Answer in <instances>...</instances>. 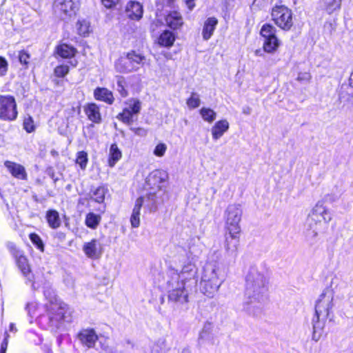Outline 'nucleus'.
Returning a JSON list of instances; mask_svg holds the SVG:
<instances>
[{
    "label": "nucleus",
    "instance_id": "f257e3e1",
    "mask_svg": "<svg viewBox=\"0 0 353 353\" xmlns=\"http://www.w3.org/2000/svg\"><path fill=\"white\" fill-rule=\"evenodd\" d=\"M243 214L239 204H230L225 211L223 245L227 251L235 252L240 243L241 229L240 222Z\"/></svg>",
    "mask_w": 353,
    "mask_h": 353
},
{
    "label": "nucleus",
    "instance_id": "f03ea898",
    "mask_svg": "<svg viewBox=\"0 0 353 353\" xmlns=\"http://www.w3.org/2000/svg\"><path fill=\"white\" fill-rule=\"evenodd\" d=\"M47 302L44 304L46 314L51 326L59 328L70 316V307L57 296L49 290L44 292Z\"/></svg>",
    "mask_w": 353,
    "mask_h": 353
},
{
    "label": "nucleus",
    "instance_id": "7ed1b4c3",
    "mask_svg": "<svg viewBox=\"0 0 353 353\" xmlns=\"http://www.w3.org/2000/svg\"><path fill=\"white\" fill-rule=\"evenodd\" d=\"M149 65V60L143 52L130 50L115 62V68L120 73L137 71L140 67Z\"/></svg>",
    "mask_w": 353,
    "mask_h": 353
},
{
    "label": "nucleus",
    "instance_id": "20e7f679",
    "mask_svg": "<svg viewBox=\"0 0 353 353\" xmlns=\"http://www.w3.org/2000/svg\"><path fill=\"white\" fill-rule=\"evenodd\" d=\"M169 179V174L166 170L155 169L150 172L145 180L146 185L150 190L146 197L148 199L154 200L158 192L165 191V188L168 185Z\"/></svg>",
    "mask_w": 353,
    "mask_h": 353
},
{
    "label": "nucleus",
    "instance_id": "39448f33",
    "mask_svg": "<svg viewBox=\"0 0 353 353\" xmlns=\"http://www.w3.org/2000/svg\"><path fill=\"white\" fill-rule=\"evenodd\" d=\"M271 19L279 29L288 32L294 26L292 10L288 6L279 3L275 4L270 10Z\"/></svg>",
    "mask_w": 353,
    "mask_h": 353
},
{
    "label": "nucleus",
    "instance_id": "423d86ee",
    "mask_svg": "<svg viewBox=\"0 0 353 353\" xmlns=\"http://www.w3.org/2000/svg\"><path fill=\"white\" fill-rule=\"evenodd\" d=\"M19 116L17 103L14 96L0 94V121L12 122Z\"/></svg>",
    "mask_w": 353,
    "mask_h": 353
},
{
    "label": "nucleus",
    "instance_id": "0eeeda50",
    "mask_svg": "<svg viewBox=\"0 0 353 353\" xmlns=\"http://www.w3.org/2000/svg\"><path fill=\"white\" fill-rule=\"evenodd\" d=\"M124 103L126 107L122 109V111L117 114V118L123 123L130 125L134 121V118L137 119L141 112V102L137 98H130Z\"/></svg>",
    "mask_w": 353,
    "mask_h": 353
},
{
    "label": "nucleus",
    "instance_id": "6e6552de",
    "mask_svg": "<svg viewBox=\"0 0 353 353\" xmlns=\"http://www.w3.org/2000/svg\"><path fill=\"white\" fill-rule=\"evenodd\" d=\"M7 248L21 274L26 277L29 276L32 273V269L24 251L12 242L8 243Z\"/></svg>",
    "mask_w": 353,
    "mask_h": 353
},
{
    "label": "nucleus",
    "instance_id": "1a4fd4ad",
    "mask_svg": "<svg viewBox=\"0 0 353 353\" xmlns=\"http://www.w3.org/2000/svg\"><path fill=\"white\" fill-rule=\"evenodd\" d=\"M52 8L54 13L61 19L75 16L79 10L77 3L73 0H55Z\"/></svg>",
    "mask_w": 353,
    "mask_h": 353
},
{
    "label": "nucleus",
    "instance_id": "9d476101",
    "mask_svg": "<svg viewBox=\"0 0 353 353\" xmlns=\"http://www.w3.org/2000/svg\"><path fill=\"white\" fill-rule=\"evenodd\" d=\"M332 307V296L327 295L325 293H322L317 300L315 305V315L316 320H313L314 330L316 329L315 323L319 321L321 316L325 319H327L330 317Z\"/></svg>",
    "mask_w": 353,
    "mask_h": 353
},
{
    "label": "nucleus",
    "instance_id": "9b49d317",
    "mask_svg": "<svg viewBox=\"0 0 353 353\" xmlns=\"http://www.w3.org/2000/svg\"><path fill=\"white\" fill-rule=\"evenodd\" d=\"M332 219L330 212L323 205L322 201H319L313 208L308 216V220L310 225L314 223L317 225L321 223L322 221L329 223Z\"/></svg>",
    "mask_w": 353,
    "mask_h": 353
},
{
    "label": "nucleus",
    "instance_id": "f8f14e48",
    "mask_svg": "<svg viewBox=\"0 0 353 353\" xmlns=\"http://www.w3.org/2000/svg\"><path fill=\"white\" fill-rule=\"evenodd\" d=\"M197 281V270L195 265L188 263L184 265L177 274V283L186 287L191 283Z\"/></svg>",
    "mask_w": 353,
    "mask_h": 353
},
{
    "label": "nucleus",
    "instance_id": "ddd939ff",
    "mask_svg": "<svg viewBox=\"0 0 353 353\" xmlns=\"http://www.w3.org/2000/svg\"><path fill=\"white\" fill-rule=\"evenodd\" d=\"M126 17L132 21H139L143 17L144 8L143 4L135 0L128 1L124 9Z\"/></svg>",
    "mask_w": 353,
    "mask_h": 353
},
{
    "label": "nucleus",
    "instance_id": "4468645a",
    "mask_svg": "<svg viewBox=\"0 0 353 353\" xmlns=\"http://www.w3.org/2000/svg\"><path fill=\"white\" fill-rule=\"evenodd\" d=\"M78 53L77 49L67 43L59 41L54 47L53 54L55 57L63 60H70L74 58Z\"/></svg>",
    "mask_w": 353,
    "mask_h": 353
},
{
    "label": "nucleus",
    "instance_id": "2eb2a0df",
    "mask_svg": "<svg viewBox=\"0 0 353 353\" xmlns=\"http://www.w3.org/2000/svg\"><path fill=\"white\" fill-rule=\"evenodd\" d=\"M77 336L81 345L88 348H94L99 340V336L94 328L82 329Z\"/></svg>",
    "mask_w": 353,
    "mask_h": 353
},
{
    "label": "nucleus",
    "instance_id": "dca6fc26",
    "mask_svg": "<svg viewBox=\"0 0 353 353\" xmlns=\"http://www.w3.org/2000/svg\"><path fill=\"white\" fill-rule=\"evenodd\" d=\"M168 292V299L169 302L176 304L188 303L189 301V294L186 287L181 284Z\"/></svg>",
    "mask_w": 353,
    "mask_h": 353
},
{
    "label": "nucleus",
    "instance_id": "f3484780",
    "mask_svg": "<svg viewBox=\"0 0 353 353\" xmlns=\"http://www.w3.org/2000/svg\"><path fill=\"white\" fill-rule=\"evenodd\" d=\"M83 111L88 121L94 124H100L103 121L101 107L94 102H89L83 105Z\"/></svg>",
    "mask_w": 353,
    "mask_h": 353
},
{
    "label": "nucleus",
    "instance_id": "a211bd4d",
    "mask_svg": "<svg viewBox=\"0 0 353 353\" xmlns=\"http://www.w3.org/2000/svg\"><path fill=\"white\" fill-rule=\"evenodd\" d=\"M4 166L12 177L22 181L28 179L26 170L21 164L7 160L4 161Z\"/></svg>",
    "mask_w": 353,
    "mask_h": 353
},
{
    "label": "nucleus",
    "instance_id": "6ab92c4d",
    "mask_svg": "<svg viewBox=\"0 0 353 353\" xmlns=\"http://www.w3.org/2000/svg\"><path fill=\"white\" fill-rule=\"evenodd\" d=\"M166 26L172 31L181 29L184 25L182 15L176 10L170 11L165 17Z\"/></svg>",
    "mask_w": 353,
    "mask_h": 353
},
{
    "label": "nucleus",
    "instance_id": "aec40b11",
    "mask_svg": "<svg viewBox=\"0 0 353 353\" xmlns=\"http://www.w3.org/2000/svg\"><path fill=\"white\" fill-rule=\"evenodd\" d=\"M83 250L85 256L91 259H98L102 254V249L96 239H92L83 245Z\"/></svg>",
    "mask_w": 353,
    "mask_h": 353
},
{
    "label": "nucleus",
    "instance_id": "412c9836",
    "mask_svg": "<svg viewBox=\"0 0 353 353\" xmlns=\"http://www.w3.org/2000/svg\"><path fill=\"white\" fill-rule=\"evenodd\" d=\"M177 35L170 30H163L157 39V43L161 48H170L174 44Z\"/></svg>",
    "mask_w": 353,
    "mask_h": 353
},
{
    "label": "nucleus",
    "instance_id": "4be33fe9",
    "mask_svg": "<svg viewBox=\"0 0 353 353\" xmlns=\"http://www.w3.org/2000/svg\"><path fill=\"white\" fill-rule=\"evenodd\" d=\"M218 23L219 20L215 17H208L204 21L201 31L203 40L208 41L212 37Z\"/></svg>",
    "mask_w": 353,
    "mask_h": 353
},
{
    "label": "nucleus",
    "instance_id": "5701e85b",
    "mask_svg": "<svg viewBox=\"0 0 353 353\" xmlns=\"http://www.w3.org/2000/svg\"><path fill=\"white\" fill-rule=\"evenodd\" d=\"M93 95L97 101H103L108 105H112L114 102V97L112 92L106 88H96L94 90Z\"/></svg>",
    "mask_w": 353,
    "mask_h": 353
},
{
    "label": "nucleus",
    "instance_id": "b1692460",
    "mask_svg": "<svg viewBox=\"0 0 353 353\" xmlns=\"http://www.w3.org/2000/svg\"><path fill=\"white\" fill-rule=\"evenodd\" d=\"M246 285L249 288H254L257 287L259 288L265 286V278L263 274L252 272H249L246 276Z\"/></svg>",
    "mask_w": 353,
    "mask_h": 353
},
{
    "label": "nucleus",
    "instance_id": "393cba45",
    "mask_svg": "<svg viewBox=\"0 0 353 353\" xmlns=\"http://www.w3.org/2000/svg\"><path fill=\"white\" fill-rule=\"evenodd\" d=\"M78 65L77 60L70 61V65L62 63L56 65L53 70V75L59 79H63L70 73V65L72 68H76Z\"/></svg>",
    "mask_w": 353,
    "mask_h": 353
},
{
    "label": "nucleus",
    "instance_id": "a878e982",
    "mask_svg": "<svg viewBox=\"0 0 353 353\" xmlns=\"http://www.w3.org/2000/svg\"><path fill=\"white\" fill-rule=\"evenodd\" d=\"M219 283L214 282L212 279L202 280L201 282V291L208 297H212L219 288Z\"/></svg>",
    "mask_w": 353,
    "mask_h": 353
},
{
    "label": "nucleus",
    "instance_id": "bb28decb",
    "mask_svg": "<svg viewBox=\"0 0 353 353\" xmlns=\"http://www.w3.org/2000/svg\"><path fill=\"white\" fill-rule=\"evenodd\" d=\"M230 124L226 119L216 121L211 129L212 139L214 140L220 139L228 130Z\"/></svg>",
    "mask_w": 353,
    "mask_h": 353
},
{
    "label": "nucleus",
    "instance_id": "cd10ccee",
    "mask_svg": "<svg viewBox=\"0 0 353 353\" xmlns=\"http://www.w3.org/2000/svg\"><path fill=\"white\" fill-rule=\"evenodd\" d=\"M46 220L48 226L53 230L59 228L61 225L59 213L57 210L49 209L46 212Z\"/></svg>",
    "mask_w": 353,
    "mask_h": 353
},
{
    "label": "nucleus",
    "instance_id": "c85d7f7f",
    "mask_svg": "<svg viewBox=\"0 0 353 353\" xmlns=\"http://www.w3.org/2000/svg\"><path fill=\"white\" fill-rule=\"evenodd\" d=\"M122 152L117 143H112L110 148V152L108 157V164L110 168L114 167L116 163L121 159Z\"/></svg>",
    "mask_w": 353,
    "mask_h": 353
},
{
    "label": "nucleus",
    "instance_id": "c756f323",
    "mask_svg": "<svg viewBox=\"0 0 353 353\" xmlns=\"http://www.w3.org/2000/svg\"><path fill=\"white\" fill-rule=\"evenodd\" d=\"M281 42L276 35L264 38L263 49L265 52L274 53L280 46Z\"/></svg>",
    "mask_w": 353,
    "mask_h": 353
},
{
    "label": "nucleus",
    "instance_id": "7c9ffc66",
    "mask_svg": "<svg viewBox=\"0 0 353 353\" xmlns=\"http://www.w3.org/2000/svg\"><path fill=\"white\" fill-rule=\"evenodd\" d=\"M101 221V216L99 214H95L89 212L85 217V225L90 229L95 230L97 228Z\"/></svg>",
    "mask_w": 353,
    "mask_h": 353
},
{
    "label": "nucleus",
    "instance_id": "2f4dec72",
    "mask_svg": "<svg viewBox=\"0 0 353 353\" xmlns=\"http://www.w3.org/2000/svg\"><path fill=\"white\" fill-rule=\"evenodd\" d=\"M117 91L122 98H126L129 95L128 90V83L126 79L123 76L117 77Z\"/></svg>",
    "mask_w": 353,
    "mask_h": 353
},
{
    "label": "nucleus",
    "instance_id": "473e14b6",
    "mask_svg": "<svg viewBox=\"0 0 353 353\" xmlns=\"http://www.w3.org/2000/svg\"><path fill=\"white\" fill-rule=\"evenodd\" d=\"M199 114L203 120L209 123H212L216 119V112L210 108H201L199 110Z\"/></svg>",
    "mask_w": 353,
    "mask_h": 353
},
{
    "label": "nucleus",
    "instance_id": "72a5a7b5",
    "mask_svg": "<svg viewBox=\"0 0 353 353\" xmlns=\"http://www.w3.org/2000/svg\"><path fill=\"white\" fill-rule=\"evenodd\" d=\"M88 161V154L87 152L81 150L77 152L74 162L76 164L79 165L82 170H85L87 168Z\"/></svg>",
    "mask_w": 353,
    "mask_h": 353
},
{
    "label": "nucleus",
    "instance_id": "f704fd0d",
    "mask_svg": "<svg viewBox=\"0 0 353 353\" xmlns=\"http://www.w3.org/2000/svg\"><path fill=\"white\" fill-rule=\"evenodd\" d=\"M342 0H330L325 3L324 10L325 12L331 14L336 10H339L341 8Z\"/></svg>",
    "mask_w": 353,
    "mask_h": 353
},
{
    "label": "nucleus",
    "instance_id": "c9c22d12",
    "mask_svg": "<svg viewBox=\"0 0 353 353\" xmlns=\"http://www.w3.org/2000/svg\"><path fill=\"white\" fill-rule=\"evenodd\" d=\"M107 191H108V190L104 185H100V186L97 187L92 192V195L94 196V200L99 203H103Z\"/></svg>",
    "mask_w": 353,
    "mask_h": 353
},
{
    "label": "nucleus",
    "instance_id": "e433bc0d",
    "mask_svg": "<svg viewBox=\"0 0 353 353\" xmlns=\"http://www.w3.org/2000/svg\"><path fill=\"white\" fill-rule=\"evenodd\" d=\"M29 238L32 242V243L34 245V247L40 252H43L45 250V245L40 237V236L35 233V232H31L29 234Z\"/></svg>",
    "mask_w": 353,
    "mask_h": 353
},
{
    "label": "nucleus",
    "instance_id": "4c0bfd02",
    "mask_svg": "<svg viewBox=\"0 0 353 353\" xmlns=\"http://www.w3.org/2000/svg\"><path fill=\"white\" fill-rule=\"evenodd\" d=\"M276 30L273 25L266 23L260 30V35L264 39L276 35Z\"/></svg>",
    "mask_w": 353,
    "mask_h": 353
},
{
    "label": "nucleus",
    "instance_id": "58836bf2",
    "mask_svg": "<svg viewBox=\"0 0 353 353\" xmlns=\"http://www.w3.org/2000/svg\"><path fill=\"white\" fill-rule=\"evenodd\" d=\"M77 30L79 35L86 37L90 33V25L85 20H79L77 22Z\"/></svg>",
    "mask_w": 353,
    "mask_h": 353
},
{
    "label": "nucleus",
    "instance_id": "ea45409f",
    "mask_svg": "<svg viewBox=\"0 0 353 353\" xmlns=\"http://www.w3.org/2000/svg\"><path fill=\"white\" fill-rule=\"evenodd\" d=\"M23 128L27 133H32L35 131L36 125L32 116L28 115L23 118Z\"/></svg>",
    "mask_w": 353,
    "mask_h": 353
},
{
    "label": "nucleus",
    "instance_id": "a19ab883",
    "mask_svg": "<svg viewBox=\"0 0 353 353\" xmlns=\"http://www.w3.org/2000/svg\"><path fill=\"white\" fill-rule=\"evenodd\" d=\"M186 104L191 110L197 108L201 104L199 94L196 92H192L190 96L186 99Z\"/></svg>",
    "mask_w": 353,
    "mask_h": 353
},
{
    "label": "nucleus",
    "instance_id": "79ce46f5",
    "mask_svg": "<svg viewBox=\"0 0 353 353\" xmlns=\"http://www.w3.org/2000/svg\"><path fill=\"white\" fill-rule=\"evenodd\" d=\"M30 54L25 50L19 51L18 59L19 63L23 65V68L27 69L29 67Z\"/></svg>",
    "mask_w": 353,
    "mask_h": 353
},
{
    "label": "nucleus",
    "instance_id": "37998d69",
    "mask_svg": "<svg viewBox=\"0 0 353 353\" xmlns=\"http://www.w3.org/2000/svg\"><path fill=\"white\" fill-rule=\"evenodd\" d=\"M176 0H155V6L157 11L161 12L166 8L174 7Z\"/></svg>",
    "mask_w": 353,
    "mask_h": 353
},
{
    "label": "nucleus",
    "instance_id": "c03bdc74",
    "mask_svg": "<svg viewBox=\"0 0 353 353\" xmlns=\"http://www.w3.org/2000/svg\"><path fill=\"white\" fill-rule=\"evenodd\" d=\"M9 69L8 60L0 55V77H4L7 74Z\"/></svg>",
    "mask_w": 353,
    "mask_h": 353
},
{
    "label": "nucleus",
    "instance_id": "a18cd8bd",
    "mask_svg": "<svg viewBox=\"0 0 353 353\" xmlns=\"http://www.w3.org/2000/svg\"><path fill=\"white\" fill-rule=\"evenodd\" d=\"M106 9H114L120 3L121 0H99Z\"/></svg>",
    "mask_w": 353,
    "mask_h": 353
},
{
    "label": "nucleus",
    "instance_id": "49530a36",
    "mask_svg": "<svg viewBox=\"0 0 353 353\" xmlns=\"http://www.w3.org/2000/svg\"><path fill=\"white\" fill-rule=\"evenodd\" d=\"M166 150V145L163 143H159L156 145L154 150V154L159 157H163L165 154Z\"/></svg>",
    "mask_w": 353,
    "mask_h": 353
},
{
    "label": "nucleus",
    "instance_id": "de8ad7c7",
    "mask_svg": "<svg viewBox=\"0 0 353 353\" xmlns=\"http://www.w3.org/2000/svg\"><path fill=\"white\" fill-rule=\"evenodd\" d=\"M140 215L141 213L132 212L130 216V224L132 228H138L140 225Z\"/></svg>",
    "mask_w": 353,
    "mask_h": 353
},
{
    "label": "nucleus",
    "instance_id": "09e8293b",
    "mask_svg": "<svg viewBox=\"0 0 353 353\" xmlns=\"http://www.w3.org/2000/svg\"><path fill=\"white\" fill-rule=\"evenodd\" d=\"M143 203L144 197L143 196H139L135 201L132 212L136 213H141V209L143 207Z\"/></svg>",
    "mask_w": 353,
    "mask_h": 353
},
{
    "label": "nucleus",
    "instance_id": "8fccbe9b",
    "mask_svg": "<svg viewBox=\"0 0 353 353\" xmlns=\"http://www.w3.org/2000/svg\"><path fill=\"white\" fill-rule=\"evenodd\" d=\"M130 130L134 134H137V135H140V136L144 135L146 133L145 130L143 128H140V127H138V128H130Z\"/></svg>",
    "mask_w": 353,
    "mask_h": 353
},
{
    "label": "nucleus",
    "instance_id": "3c124183",
    "mask_svg": "<svg viewBox=\"0 0 353 353\" xmlns=\"http://www.w3.org/2000/svg\"><path fill=\"white\" fill-rule=\"evenodd\" d=\"M9 337H10L9 334L8 333L7 331H6L4 332V339L1 344V347H2V348L3 347L6 349L8 348Z\"/></svg>",
    "mask_w": 353,
    "mask_h": 353
},
{
    "label": "nucleus",
    "instance_id": "603ef678",
    "mask_svg": "<svg viewBox=\"0 0 353 353\" xmlns=\"http://www.w3.org/2000/svg\"><path fill=\"white\" fill-rule=\"evenodd\" d=\"M185 4L190 10L195 7L194 0H185Z\"/></svg>",
    "mask_w": 353,
    "mask_h": 353
},
{
    "label": "nucleus",
    "instance_id": "864d4df0",
    "mask_svg": "<svg viewBox=\"0 0 353 353\" xmlns=\"http://www.w3.org/2000/svg\"><path fill=\"white\" fill-rule=\"evenodd\" d=\"M353 97L352 95H350L349 97H346L344 94V92L341 91L339 94V99L340 100H346L350 101Z\"/></svg>",
    "mask_w": 353,
    "mask_h": 353
},
{
    "label": "nucleus",
    "instance_id": "5fc2aeb1",
    "mask_svg": "<svg viewBox=\"0 0 353 353\" xmlns=\"http://www.w3.org/2000/svg\"><path fill=\"white\" fill-rule=\"evenodd\" d=\"M208 333V331L207 330H202L201 332L200 333V335H199V339H203L205 337V335H207Z\"/></svg>",
    "mask_w": 353,
    "mask_h": 353
},
{
    "label": "nucleus",
    "instance_id": "6e6d98bb",
    "mask_svg": "<svg viewBox=\"0 0 353 353\" xmlns=\"http://www.w3.org/2000/svg\"><path fill=\"white\" fill-rule=\"evenodd\" d=\"M159 23V24H161V22L160 21H159V20H158V21H153V22L152 23V24H151V27H152V26H154V25L157 27Z\"/></svg>",
    "mask_w": 353,
    "mask_h": 353
},
{
    "label": "nucleus",
    "instance_id": "4d7b16f0",
    "mask_svg": "<svg viewBox=\"0 0 353 353\" xmlns=\"http://www.w3.org/2000/svg\"><path fill=\"white\" fill-rule=\"evenodd\" d=\"M6 351H7V349H6V348H3V347L0 348V353H6Z\"/></svg>",
    "mask_w": 353,
    "mask_h": 353
},
{
    "label": "nucleus",
    "instance_id": "13d9d810",
    "mask_svg": "<svg viewBox=\"0 0 353 353\" xmlns=\"http://www.w3.org/2000/svg\"><path fill=\"white\" fill-rule=\"evenodd\" d=\"M77 108V112H78V113H80V111H81V107H80V105H78Z\"/></svg>",
    "mask_w": 353,
    "mask_h": 353
},
{
    "label": "nucleus",
    "instance_id": "bf43d9fd",
    "mask_svg": "<svg viewBox=\"0 0 353 353\" xmlns=\"http://www.w3.org/2000/svg\"><path fill=\"white\" fill-rule=\"evenodd\" d=\"M13 326H14V324L13 323H10V330H12L13 329Z\"/></svg>",
    "mask_w": 353,
    "mask_h": 353
},
{
    "label": "nucleus",
    "instance_id": "052dcab7",
    "mask_svg": "<svg viewBox=\"0 0 353 353\" xmlns=\"http://www.w3.org/2000/svg\"><path fill=\"white\" fill-rule=\"evenodd\" d=\"M303 79V78L301 77L300 76H299V77H297V80H298V81H302Z\"/></svg>",
    "mask_w": 353,
    "mask_h": 353
},
{
    "label": "nucleus",
    "instance_id": "680f3d73",
    "mask_svg": "<svg viewBox=\"0 0 353 353\" xmlns=\"http://www.w3.org/2000/svg\"><path fill=\"white\" fill-rule=\"evenodd\" d=\"M279 3H283L284 2V0H277Z\"/></svg>",
    "mask_w": 353,
    "mask_h": 353
},
{
    "label": "nucleus",
    "instance_id": "e2e57ef3",
    "mask_svg": "<svg viewBox=\"0 0 353 353\" xmlns=\"http://www.w3.org/2000/svg\"><path fill=\"white\" fill-rule=\"evenodd\" d=\"M305 74H306V75H307V77H310V74H307V73H306Z\"/></svg>",
    "mask_w": 353,
    "mask_h": 353
}]
</instances>
